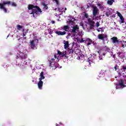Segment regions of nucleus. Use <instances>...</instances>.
<instances>
[{
	"label": "nucleus",
	"instance_id": "nucleus-22",
	"mask_svg": "<svg viewBox=\"0 0 126 126\" xmlns=\"http://www.w3.org/2000/svg\"><path fill=\"white\" fill-rule=\"evenodd\" d=\"M63 29L65 31H67V30L69 29V27H68V26H64L63 27Z\"/></svg>",
	"mask_w": 126,
	"mask_h": 126
},
{
	"label": "nucleus",
	"instance_id": "nucleus-34",
	"mask_svg": "<svg viewBox=\"0 0 126 126\" xmlns=\"http://www.w3.org/2000/svg\"><path fill=\"white\" fill-rule=\"evenodd\" d=\"M62 54H63V52L60 51H58V55H59V56H62Z\"/></svg>",
	"mask_w": 126,
	"mask_h": 126
},
{
	"label": "nucleus",
	"instance_id": "nucleus-44",
	"mask_svg": "<svg viewBox=\"0 0 126 126\" xmlns=\"http://www.w3.org/2000/svg\"><path fill=\"white\" fill-rule=\"evenodd\" d=\"M122 69H124V70H125V69H126V66H123L122 67Z\"/></svg>",
	"mask_w": 126,
	"mask_h": 126
},
{
	"label": "nucleus",
	"instance_id": "nucleus-26",
	"mask_svg": "<svg viewBox=\"0 0 126 126\" xmlns=\"http://www.w3.org/2000/svg\"><path fill=\"white\" fill-rule=\"evenodd\" d=\"M42 79H45V76H40V77L39 78V80L42 81Z\"/></svg>",
	"mask_w": 126,
	"mask_h": 126
},
{
	"label": "nucleus",
	"instance_id": "nucleus-6",
	"mask_svg": "<svg viewBox=\"0 0 126 126\" xmlns=\"http://www.w3.org/2000/svg\"><path fill=\"white\" fill-rule=\"evenodd\" d=\"M108 37V35L107 34L104 35L103 34H99L97 35V38L99 40H101L103 42L105 41V39Z\"/></svg>",
	"mask_w": 126,
	"mask_h": 126
},
{
	"label": "nucleus",
	"instance_id": "nucleus-45",
	"mask_svg": "<svg viewBox=\"0 0 126 126\" xmlns=\"http://www.w3.org/2000/svg\"><path fill=\"white\" fill-rule=\"evenodd\" d=\"M97 5L98 6H101V4H100V3H97Z\"/></svg>",
	"mask_w": 126,
	"mask_h": 126
},
{
	"label": "nucleus",
	"instance_id": "nucleus-13",
	"mask_svg": "<svg viewBox=\"0 0 126 126\" xmlns=\"http://www.w3.org/2000/svg\"><path fill=\"white\" fill-rule=\"evenodd\" d=\"M64 42H65V43H64V48L65 50H67L69 47V43H68V41H64Z\"/></svg>",
	"mask_w": 126,
	"mask_h": 126
},
{
	"label": "nucleus",
	"instance_id": "nucleus-55",
	"mask_svg": "<svg viewBox=\"0 0 126 126\" xmlns=\"http://www.w3.org/2000/svg\"><path fill=\"white\" fill-rule=\"evenodd\" d=\"M53 0L54 1H56V0Z\"/></svg>",
	"mask_w": 126,
	"mask_h": 126
},
{
	"label": "nucleus",
	"instance_id": "nucleus-37",
	"mask_svg": "<svg viewBox=\"0 0 126 126\" xmlns=\"http://www.w3.org/2000/svg\"><path fill=\"white\" fill-rule=\"evenodd\" d=\"M71 35V34H70V33H68L67 35L66 36V38H68V37H70Z\"/></svg>",
	"mask_w": 126,
	"mask_h": 126
},
{
	"label": "nucleus",
	"instance_id": "nucleus-27",
	"mask_svg": "<svg viewBox=\"0 0 126 126\" xmlns=\"http://www.w3.org/2000/svg\"><path fill=\"white\" fill-rule=\"evenodd\" d=\"M58 9L60 12H63V8L62 9L61 8H58Z\"/></svg>",
	"mask_w": 126,
	"mask_h": 126
},
{
	"label": "nucleus",
	"instance_id": "nucleus-46",
	"mask_svg": "<svg viewBox=\"0 0 126 126\" xmlns=\"http://www.w3.org/2000/svg\"><path fill=\"white\" fill-rule=\"evenodd\" d=\"M24 40H26L27 39V37H26V36L24 37Z\"/></svg>",
	"mask_w": 126,
	"mask_h": 126
},
{
	"label": "nucleus",
	"instance_id": "nucleus-53",
	"mask_svg": "<svg viewBox=\"0 0 126 126\" xmlns=\"http://www.w3.org/2000/svg\"><path fill=\"white\" fill-rule=\"evenodd\" d=\"M122 48H125V45L122 44Z\"/></svg>",
	"mask_w": 126,
	"mask_h": 126
},
{
	"label": "nucleus",
	"instance_id": "nucleus-19",
	"mask_svg": "<svg viewBox=\"0 0 126 126\" xmlns=\"http://www.w3.org/2000/svg\"><path fill=\"white\" fill-rule=\"evenodd\" d=\"M61 57L62 58H63V57H64L65 59H68V56H66V53H64V52L62 53V54L61 55Z\"/></svg>",
	"mask_w": 126,
	"mask_h": 126
},
{
	"label": "nucleus",
	"instance_id": "nucleus-10",
	"mask_svg": "<svg viewBox=\"0 0 126 126\" xmlns=\"http://www.w3.org/2000/svg\"><path fill=\"white\" fill-rule=\"evenodd\" d=\"M48 61L50 67H54V65H55V59H51V60H48Z\"/></svg>",
	"mask_w": 126,
	"mask_h": 126
},
{
	"label": "nucleus",
	"instance_id": "nucleus-28",
	"mask_svg": "<svg viewBox=\"0 0 126 126\" xmlns=\"http://www.w3.org/2000/svg\"><path fill=\"white\" fill-rule=\"evenodd\" d=\"M87 62H88V63L90 65L91 64V63H92V61H91L89 58L88 59Z\"/></svg>",
	"mask_w": 126,
	"mask_h": 126
},
{
	"label": "nucleus",
	"instance_id": "nucleus-9",
	"mask_svg": "<svg viewBox=\"0 0 126 126\" xmlns=\"http://www.w3.org/2000/svg\"><path fill=\"white\" fill-rule=\"evenodd\" d=\"M68 52L69 53V55H70V56H73V55L75 54V50L73 49V47L68 48Z\"/></svg>",
	"mask_w": 126,
	"mask_h": 126
},
{
	"label": "nucleus",
	"instance_id": "nucleus-58",
	"mask_svg": "<svg viewBox=\"0 0 126 126\" xmlns=\"http://www.w3.org/2000/svg\"><path fill=\"white\" fill-rule=\"evenodd\" d=\"M64 13H65V11H64Z\"/></svg>",
	"mask_w": 126,
	"mask_h": 126
},
{
	"label": "nucleus",
	"instance_id": "nucleus-11",
	"mask_svg": "<svg viewBox=\"0 0 126 126\" xmlns=\"http://www.w3.org/2000/svg\"><path fill=\"white\" fill-rule=\"evenodd\" d=\"M56 34L58 35L63 36V35H65L66 34V32H61V31H56L55 32Z\"/></svg>",
	"mask_w": 126,
	"mask_h": 126
},
{
	"label": "nucleus",
	"instance_id": "nucleus-31",
	"mask_svg": "<svg viewBox=\"0 0 126 126\" xmlns=\"http://www.w3.org/2000/svg\"><path fill=\"white\" fill-rule=\"evenodd\" d=\"M98 59H99V60H103V59H104V57H103V56H102V55H100V56L98 57Z\"/></svg>",
	"mask_w": 126,
	"mask_h": 126
},
{
	"label": "nucleus",
	"instance_id": "nucleus-54",
	"mask_svg": "<svg viewBox=\"0 0 126 126\" xmlns=\"http://www.w3.org/2000/svg\"><path fill=\"white\" fill-rule=\"evenodd\" d=\"M54 57H55V59H57V56L55 55Z\"/></svg>",
	"mask_w": 126,
	"mask_h": 126
},
{
	"label": "nucleus",
	"instance_id": "nucleus-35",
	"mask_svg": "<svg viewBox=\"0 0 126 126\" xmlns=\"http://www.w3.org/2000/svg\"><path fill=\"white\" fill-rule=\"evenodd\" d=\"M105 15H106L107 17H109V15H110V13H109V12H106L105 13Z\"/></svg>",
	"mask_w": 126,
	"mask_h": 126
},
{
	"label": "nucleus",
	"instance_id": "nucleus-41",
	"mask_svg": "<svg viewBox=\"0 0 126 126\" xmlns=\"http://www.w3.org/2000/svg\"><path fill=\"white\" fill-rule=\"evenodd\" d=\"M52 33H53V31H49V33L50 34V35H52Z\"/></svg>",
	"mask_w": 126,
	"mask_h": 126
},
{
	"label": "nucleus",
	"instance_id": "nucleus-25",
	"mask_svg": "<svg viewBox=\"0 0 126 126\" xmlns=\"http://www.w3.org/2000/svg\"><path fill=\"white\" fill-rule=\"evenodd\" d=\"M116 13L118 15V16H119V17H121L122 16H123V15H122V14H121V13H120L119 11H117Z\"/></svg>",
	"mask_w": 126,
	"mask_h": 126
},
{
	"label": "nucleus",
	"instance_id": "nucleus-43",
	"mask_svg": "<svg viewBox=\"0 0 126 126\" xmlns=\"http://www.w3.org/2000/svg\"><path fill=\"white\" fill-rule=\"evenodd\" d=\"M80 24L81 26H82V27H83L84 26V25L82 23H80Z\"/></svg>",
	"mask_w": 126,
	"mask_h": 126
},
{
	"label": "nucleus",
	"instance_id": "nucleus-42",
	"mask_svg": "<svg viewBox=\"0 0 126 126\" xmlns=\"http://www.w3.org/2000/svg\"><path fill=\"white\" fill-rule=\"evenodd\" d=\"M51 23L52 24H55V23H56V22H55L54 21H52L51 22Z\"/></svg>",
	"mask_w": 126,
	"mask_h": 126
},
{
	"label": "nucleus",
	"instance_id": "nucleus-2",
	"mask_svg": "<svg viewBox=\"0 0 126 126\" xmlns=\"http://www.w3.org/2000/svg\"><path fill=\"white\" fill-rule=\"evenodd\" d=\"M28 8L29 10L32 9V11L30 13V14H32L33 17H35V14H38L39 12H40V13H42V10L38 6H35L33 4H29Z\"/></svg>",
	"mask_w": 126,
	"mask_h": 126
},
{
	"label": "nucleus",
	"instance_id": "nucleus-3",
	"mask_svg": "<svg viewBox=\"0 0 126 126\" xmlns=\"http://www.w3.org/2000/svg\"><path fill=\"white\" fill-rule=\"evenodd\" d=\"M19 53H18V55L16 56V59H21L22 61L26 60L27 58V52L18 50Z\"/></svg>",
	"mask_w": 126,
	"mask_h": 126
},
{
	"label": "nucleus",
	"instance_id": "nucleus-7",
	"mask_svg": "<svg viewBox=\"0 0 126 126\" xmlns=\"http://www.w3.org/2000/svg\"><path fill=\"white\" fill-rule=\"evenodd\" d=\"M99 11V9L97 6H94L93 7V15L94 16H96V15H98V12Z\"/></svg>",
	"mask_w": 126,
	"mask_h": 126
},
{
	"label": "nucleus",
	"instance_id": "nucleus-60",
	"mask_svg": "<svg viewBox=\"0 0 126 126\" xmlns=\"http://www.w3.org/2000/svg\"><path fill=\"white\" fill-rule=\"evenodd\" d=\"M23 32H24V30H23Z\"/></svg>",
	"mask_w": 126,
	"mask_h": 126
},
{
	"label": "nucleus",
	"instance_id": "nucleus-36",
	"mask_svg": "<svg viewBox=\"0 0 126 126\" xmlns=\"http://www.w3.org/2000/svg\"><path fill=\"white\" fill-rule=\"evenodd\" d=\"M99 29L101 30V32H104V29L103 28H99Z\"/></svg>",
	"mask_w": 126,
	"mask_h": 126
},
{
	"label": "nucleus",
	"instance_id": "nucleus-40",
	"mask_svg": "<svg viewBox=\"0 0 126 126\" xmlns=\"http://www.w3.org/2000/svg\"><path fill=\"white\" fill-rule=\"evenodd\" d=\"M44 76V72L43 71H42L40 73V76Z\"/></svg>",
	"mask_w": 126,
	"mask_h": 126
},
{
	"label": "nucleus",
	"instance_id": "nucleus-30",
	"mask_svg": "<svg viewBox=\"0 0 126 126\" xmlns=\"http://www.w3.org/2000/svg\"><path fill=\"white\" fill-rule=\"evenodd\" d=\"M86 40H83V39H81L80 40V43H86Z\"/></svg>",
	"mask_w": 126,
	"mask_h": 126
},
{
	"label": "nucleus",
	"instance_id": "nucleus-49",
	"mask_svg": "<svg viewBox=\"0 0 126 126\" xmlns=\"http://www.w3.org/2000/svg\"><path fill=\"white\" fill-rule=\"evenodd\" d=\"M122 52H119L118 54H119V56H121V55H122Z\"/></svg>",
	"mask_w": 126,
	"mask_h": 126
},
{
	"label": "nucleus",
	"instance_id": "nucleus-20",
	"mask_svg": "<svg viewBox=\"0 0 126 126\" xmlns=\"http://www.w3.org/2000/svg\"><path fill=\"white\" fill-rule=\"evenodd\" d=\"M114 1H115L114 0H108L107 1V3L108 4H109V5H112L114 2Z\"/></svg>",
	"mask_w": 126,
	"mask_h": 126
},
{
	"label": "nucleus",
	"instance_id": "nucleus-38",
	"mask_svg": "<svg viewBox=\"0 0 126 126\" xmlns=\"http://www.w3.org/2000/svg\"><path fill=\"white\" fill-rule=\"evenodd\" d=\"M55 1H56V3H57V4L58 5H59V4H60V2H59V0H56Z\"/></svg>",
	"mask_w": 126,
	"mask_h": 126
},
{
	"label": "nucleus",
	"instance_id": "nucleus-33",
	"mask_svg": "<svg viewBox=\"0 0 126 126\" xmlns=\"http://www.w3.org/2000/svg\"><path fill=\"white\" fill-rule=\"evenodd\" d=\"M99 26H100V22H97L96 23V27H99Z\"/></svg>",
	"mask_w": 126,
	"mask_h": 126
},
{
	"label": "nucleus",
	"instance_id": "nucleus-59",
	"mask_svg": "<svg viewBox=\"0 0 126 126\" xmlns=\"http://www.w3.org/2000/svg\"><path fill=\"white\" fill-rule=\"evenodd\" d=\"M97 53H100V52L98 51Z\"/></svg>",
	"mask_w": 126,
	"mask_h": 126
},
{
	"label": "nucleus",
	"instance_id": "nucleus-4",
	"mask_svg": "<svg viewBox=\"0 0 126 126\" xmlns=\"http://www.w3.org/2000/svg\"><path fill=\"white\" fill-rule=\"evenodd\" d=\"M122 76L124 79H121L119 81L118 85L122 88H124V87H126V75L123 74Z\"/></svg>",
	"mask_w": 126,
	"mask_h": 126
},
{
	"label": "nucleus",
	"instance_id": "nucleus-1",
	"mask_svg": "<svg viewBox=\"0 0 126 126\" xmlns=\"http://www.w3.org/2000/svg\"><path fill=\"white\" fill-rule=\"evenodd\" d=\"M0 3V9H2L5 13H7V9L5 7V5H11L12 6H17V4L15 2H10V1H5L1 0Z\"/></svg>",
	"mask_w": 126,
	"mask_h": 126
},
{
	"label": "nucleus",
	"instance_id": "nucleus-17",
	"mask_svg": "<svg viewBox=\"0 0 126 126\" xmlns=\"http://www.w3.org/2000/svg\"><path fill=\"white\" fill-rule=\"evenodd\" d=\"M30 44L32 49H34V47H35V43H34V40L31 41Z\"/></svg>",
	"mask_w": 126,
	"mask_h": 126
},
{
	"label": "nucleus",
	"instance_id": "nucleus-14",
	"mask_svg": "<svg viewBox=\"0 0 126 126\" xmlns=\"http://www.w3.org/2000/svg\"><path fill=\"white\" fill-rule=\"evenodd\" d=\"M44 82L42 81H39L37 84L38 87L39 89H42V87H43V84Z\"/></svg>",
	"mask_w": 126,
	"mask_h": 126
},
{
	"label": "nucleus",
	"instance_id": "nucleus-51",
	"mask_svg": "<svg viewBox=\"0 0 126 126\" xmlns=\"http://www.w3.org/2000/svg\"><path fill=\"white\" fill-rule=\"evenodd\" d=\"M103 56H104V58H105V56H106V54L103 53Z\"/></svg>",
	"mask_w": 126,
	"mask_h": 126
},
{
	"label": "nucleus",
	"instance_id": "nucleus-8",
	"mask_svg": "<svg viewBox=\"0 0 126 126\" xmlns=\"http://www.w3.org/2000/svg\"><path fill=\"white\" fill-rule=\"evenodd\" d=\"M111 39L112 40V43H113V44H117V45H120L121 41L118 40V37L113 36L112 38H111Z\"/></svg>",
	"mask_w": 126,
	"mask_h": 126
},
{
	"label": "nucleus",
	"instance_id": "nucleus-39",
	"mask_svg": "<svg viewBox=\"0 0 126 126\" xmlns=\"http://www.w3.org/2000/svg\"><path fill=\"white\" fill-rule=\"evenodd\" d=\"M88 8H90V4H88L87 6V9Z\"/></svg>",
	"mask_w": 126,
	"mask_h": 126
},
{
	"label": "nucleus",
	"instance_id": "nucleus-56",
	"mask_svg": "<svg viewBox=\"0 0 126 126\" xmlns=\"http://www.w3.org/2000/svg\"><path fill=\"white\" fill-rule=\"evenodd\" d=\"M66 9H67L66 8H65L64 10H66Z\"/></svg>",
	"mask_w": 126,
	"mask_h": 126
},
{
	"label": "nucleus",
	"instance_id": "nucleus-21",
	"mask_svg": "<svg viewBox=\"0 0 126 126\" xmlns=\"http://www.w3.org/2000/svg\"><path fill=\"white\" fill-rule=\"evenodd\" d=\"M120 19L121 20V23H125V18L124 17L122 16V17H120Z\"/></svg>",
	"mask_w": 126,
	"mask_h": 126
},
{
	"label": "nucleus",
	"instance_id": "nucleus-50",
	"mask_svg": "<svg viewBox=\"0 0 126 126\" xmlns=\"http://www.w3.org/2000/svg\"><path fill=\"white\" fill-rule=\"evenodd\" d=\"M96 30H97V32H101V31H100V30L97 29Z\"/></svg>",
	"mask_w": 126,
	"mask_h": 126
},
{
	"label": "nucleus",
	"instance_id": "nucleus-18",
	"mask_svg": "<svg viewBox=\"0 0 126 126\" xmlns=\"http://www.w3.org/2000/svg\"><path fill=\"white\" fill-rule=\"evenodd\" d=\"M98 77L99 78H101V77H104V72H103V71L99 72Z\"/></svg>",
	"mask_w": 126,
	"mask_h": 126
},
{
	"label": "nucleus",
	"instance_id": "nucleus-48",
	"mask_svg": "<svg viewBox=\"0 0 126 126\" xmlns=\"http://www.w3.org/2000/svg\"><path fill=\"white\" fill-rule=\"evenodd\" d=\"M35 41H36V43H39V40L36 39Z\"/></svg>",
	"mask_w": 126,
	"mask_h": 126
},
{
	"label": "nucleus",
	"instance_id": "nucleus-32",
	"mask_svg": "<svg viewBox=\"0 0 126 126\" xmlns=\"http://www.w3.org/2000/svg\"><path fill=\"white\" fill-rule=\"evenodd\" d=\"M118 67H119V66H118L117 64H116V65H115L114 67V68L115 71H116L117 69L118 68Z\"/></svg>",
	"mask_w": 126,
	"mask_h": 126
},
{
	"label": "nucleus",
	"instance_id": "nucleus-52",
	"mask_svg": "<svg viewBox=\"0 0 126 126\" xmlns=\"http://www.w3.org/2000/svg\"><path fill=\"white\" fill-rule=\"evenodd\" d=\"M72 37H75V33L72 35Z\"/></svg>",
	"mask_w": 126,
	"mask_h": 126
},
{
	"label": "nucleus",
	"instance_id": "nucleus-47",
	"mask_svg": "<svg viewBox=\"0 0 126 126\" xmlns=\"http://www.w3.org/2000/svg\"><path fill=\"white\" fill-rule=\"evenodd\" d=\"M23 36L24 37H25V36H26V34H25L24 33H23Z\"/></svg>",
	"mask_w": 126,
	"mask_h": 126
},
{
	"label": "nucleus",
	"instance_id": "nucleus-5",
	"mask_svg": "<svg viewBox=\"0 0 126 126\" xmlns=\"http://www.w3.org/2000/svg\"><path fill=\"white\" fill-rule=\"evenodd\" d=\"M88 22L89 25H90V29L92 30V29H94V25L95 24V22L94 21L91 20V18H89L88 19Z\"/></svg>",
	"mask_w": 126,
	"mask_h": 126
},
{
	"label": "nucleus",
	"instance_id": "nucleus-24",
	"mask_svg": "<svg viewBox=\"0 0 126 126\" xmlns=\"http://www.w3.org/2000/svg\"><path fill=\"white\" fill-rule=\"evenodd\" d=\"M84 16L86 18H88L89 15H88V14L87 13H86V12H84Z\"/></svg>",
	"mask_w": 126,
	"mask_h": 126
},
{
	"label": "nucleus",
	"instance_id": "nucleus-12",
	"mask_svg": "<svg viewBox=\"0 0 126 126\" xmlns=\"http://www.w3.org/2000/svg\"><path fill=\"white\" fill-rule=\"evenodd\" d=\"M78 29H79V28L78 27V26L76 25L73 27L71 32L75 34V33H76V30H78Z\"/></svg>",
	"mask_w": 126,
	"mask_h": 126
},
{
	"label": "nucleus",
	"instance_id": "nucleus-15",
	"mask_svg": "<svg viewBox=\"0 0 126 126\" xmlns=\"http://www.w3.org/2000/svg\"><path fill=\"white\" fill-rule=\"evenodd\" d=\"M42 5L43 6L44 9L47 10L48 9V3H46V1H43L42 3Z\"/></svg>",
	"mask_w": 126,
	"mask_h": 126
},
{
	"label": "nucleus",
	"instance_id": "nucleus-29",
	"mask_svg": "<svg viewBox=\"0 0 126 126\" xmlns=\"http://www.w3.org/2000/svg\"><path fill=\"white\" fill-rule=\"evenodd\" d=\"M120 58H121V59H122V60H124V59H126V56L125 55H120Z\"/></svg>",
	"mask_w": 126,
	"mask_h": 126
},
{
	"label": "nucleus",
	"instance_id": "nucleus-57",
	"mask_svg": "<svg viewBox=\"0 0 126 126\" xmlns=\"http://www.w3.org/2000/svg\"><path fill=\"white\" fill-rule=\"evenodd\" d=\"M56 126H59V125H56Z\"/></svg>",
	"mask_w": 126,
	"mask_h": 126
},
{
	"label": "nucleus",
	"instance_id": "nucleus-16",
	"mask_svg": "<svg viewBox=\"0 0 126 126\" xmlns=\"http://www.w3.org/2000/svg\"><path fill=\"white\" fill-rule=\"evenodd\" d=\"M91 43H93V41H92V40H91L90 38H88L86 40V44H87L88 46L91 45Z\"/></svg>",
	"mask_w": 126,
	"mask_h": 126
},
{
	"label": "nucleus",
	"instance_id": "nucleus-23",
	"mask_svg": "<svg viewBox=\"0 0 126 126\" xmlns=\"http://www.w3.org/2000/svg\"><path fill=\"white\" fill-rule=\"evenodd\" d=\"M17 29L18 30H20L21 29H22V26H20V25H17Z\"/></svg>",
	"mask_w": 126,
	"mask_h": 126
}]
</instances>
